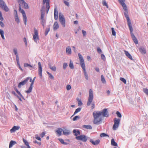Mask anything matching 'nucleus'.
<instances>
[{
  "instance_id": "1",
  "label": "nucleus",
  "mask_w": 148,
  "mask_h": 148,
  "mask_svg": "<svg viewBox=\"0 0 148 148\" xmlns=\"http://www.w3.org/2000/svg\"><path fill=\"white\" fill-rule=\"evenodd\" d=\"M119 3L122 5L124 10L125 11L124 12V15L125 17L126 18L127 21V22L128 25L130 29V31L131 32H133V29L131 24V23L130 21V20L127 15V7L126 6V5L125 3V0L124 1H121V0H118Z\"/></svg>"
},
{
  "instance_id": "46",
  "label": "nucleus",
  "mask_w": 148,
  "mask_h": 148,
  "mask_svg": "<svg viewBox=\"0 0 148 148\" xmlns=\"http://www.w3.org/2000/svg\"><path fill=\"white\" fill-rule=\"evenodd\" d=\"M47 73L49 75V77L51 79H53L54 77L53 75L50 73L49 72L47 71Z\"/></svg>"
},
{
  "instance_id": "32",
  "label": "nucleus",
  "mask_w": 148,
  "mask_h": 148,
  "mask_svg": "<svg viewBox=\"0 0 148 148\" xmlns=\"http://www.w3.org/2000/svg\"><path fill=\"white\" fill-rule=\"evenodd\" d=\"M4 32L3 30L2 29H0V34L3 40L5 39V38L4 36Z\"/></svg>"
},
{
  "instance_id": "7",
  "label": "nucleus",
  "mask_w": 148,
  "mask_h": 148,
  "mask_svg": "<svg viewBox=\"0 0 148 148\" xmlns=\"http://www.w3.org/2000/svg\"><path fill=\"white\" fill-rule=\"evenodd\" d=\"M114 123L113 126V129L115 130L118 127L120 121V119L114 118Z\"/></svg>"
},
{
  "instance_id": "25",
  "label": "nucleus",
  "mask_w": 148,
  "mask_h": 148,
  "mask_svg": "<svg viewBox=\"0 0 148 148\" xmlns=\"http://www.w3.org/2000/svg\"><path fill=\"white\" fill-rule=\"evenodd\" d=\"M33 85L30 84V86L28 90L25 91V92L27 93H29L31 92H32L33 88Z\"/></svg>"
},
{
  "instance_id": "14",
  "label": "nucleus",
  "mask_w": 148,
  "mask_h": 148,
  "mask_svg": "<svg viewBox=\"0 0 148 148\" xmlns=\"http://www.w3.org/2000/svg\"><path fill=\"white\" fill-rule=\"evenodd\" d=\"M18 3L19 4V6H21L23 5H24L23 8L25 9H28L29 8L28 5L24 1H20V2H18Z\"/></svg>"
},
{
  "instance_id": "62",
  "label": "nucleus",
  "mask_w": 148,
  "mask_h": 148,
  "mask_svg": "<svg viewBox=\"0 0 148 148\" xmlns=\"http://www.w3.org/2000/svg\"><path fill=\"white\" fill-rule=\"evenodd\" d=\"M95 107V103H92V104H91V109H93Z\"/></svg>"
},
{
  "instance_id": "23",
  "label": "nucleus",
  "mask_w": 148,
  "mask_h": 148,
  "mask_svg": "<svg viewBox=\"0 0 148 148\" xmlns=\"http://www.w3.org/2000/svg\"><path fill=\"white\" fill-rule=\"evenodd\" d=\"M59 28V25L57 22H55L53 25V29L54 30H56Z\"/></svg>"
},
{
  "instance_id": "40",
  "label": "nucleus",
  "mask_w": 148,
  "mask_h": 148,
  "mask_svg": "<svg viewBox=\"0 0 148 148\" xmlns=\"http://www.w3.org/2000/svg\"><path fill=\"white\" fill-rule=\"evenodd\" d=\"M103 6H106L107 8H108V5L106 2L105 0H103Z\"/></svg>"
},
{
  "instance_id": "12",
  "label": "nucleus",
  "mask_w": 148,
  "mask_h": 148,
  "mask_svg": "<svg viewBox=\"0 0 148 148\" xmlns=\"http://www.w3.org/2000/svg\"><path fill=\"white\" fill-rule=\"evenodd\" d=\"M50 0H43V4H44L46 3V8L47 9V13H48L50 8L49 5Z\"/></svg>"
},
{
  "instance_id": "5",
  "label": "nucleus",
  "mask_w": 148,
  "mask_h": 148,
  "mask_svg": "<svg viewBox=\"0 0 148 148\" xmlns=\"http://www.w3.org/2000/svg\"><path fill=\"white\" fill-rule=\"evenodd\" d=\"M45 7H43L42 8L41 11L40 19L41 20V24L43 27L45 23V20L44 18L45 16Z\"/></svg>"
},
{
  "instance_id": "50",
  "label": "nucleus",
  "mask_w": 148,
  "mask_h": 148,
  "mask_svg": "<svg viewBox=\"0 0 148 148\" xmlns=\"http://www.w3.org/2000/svg\"><path fill=\"white\" fill-rule=\"evenodd\" d=\"M116 114L118 117L119 118H121V115L119 111H117L116 112Z\"/></svg>"
},
{
  "instance_id": "13",
  "label": "nucleus",
  "mask_w": 148,
  "mask_h": 148,
  "mask_svg": "<svg viewBox=\"0 0 148 148\" xmlns=\"http://www.w3.org/2000/svg\"><path fill=\"white\" fill-rule=\"evenodd\" d=\"M94 118L93 123L95 124H99L100 122L102 120L101 117H95Z\"/></svg>"
},
{
  "instance_id": "31",
  "label": "nucleus",
  "mask_w": 148,
  "mask_h": 148,
  "mask_svg": "<svg viewBox=\"0 0 148 148\" xmlns=\"http://www.w3.org/2000/svg\"><path fill=\"white\" fill-rule=\"evenodd\" d=\"M14 12L16 13V15H15V21L17 22L18 23L19 22V20L17 15V11L16 10H14Z\"/></svg>"
},
{
  "instance_id": "28",
  "label": "nucleus",
  "mask_w": 148,
  "mask_h": 148,
  "mask_svg": "<svg viewBox=\"0 0 148 148\" xmlns=\"http://www.w3.org/2000/svg\"><path fill=\"white\" fill-rule=\"evenodd\" d=\"M73 132L75 134V135L76 136V137L78 135H79L80 134V132L79 130L77 131L75 130H73Z\"/></svg>"
},
{
  "instance_id": "55",
  "label": "nucleus",
  "mask_w": 148,
  "mask_h": 148,
  "mask_svg": "<svg viewBox=\"0 0 148 148\" xmlns=\"http://www.w3.org/2000/svg\"><path fill=\"white\" fill-rule=\"evenodd\" d=\"M59 140L62 144H66V143L64 142V141L63 139L61 138L59 139Z\"/></svg>"
},
{
  "instance_id": "19",
  "label": "nucleus",
  "mask_w": 148,
  "mask_h": 148,
  "mask_svg": "<svg viewBox=\"0 0 148 148\" xmlns=\"http://www.w3.org/2000/svg\"><path fill=\"white\" fill-rule=\"evenodd\" d=\"M130 32L131 34L132 37L134 42L135 44H137L138 43V41L137 38L135 37V36L132 33H132L131 31Z\"/></svg>"
},
{
  "instance_id": "35",
  "label": "nucleus",
  "mask_w": 148,
  "mask_h": 148,
  "mask_svg": "<svg viewBox=\"0 0 148 148\" xmlns=\"http://www.w3.org/2000/svg\"><path fill=\"white\" fill-rule=\"evenodd\" d=\"M23 21L24 23L25 24V25H26L27 23V17L26 15V14L25 15H23Z\"/></svg>"
},
{
  "instance_id": "8",
  "label": "nucleus",
  "mask_w": 148,
  "mask_h": 148,
  "mask_svg": "<svg viewBox=\"0 0 148 148\" xmlns=\"http://www.w3.org/2000/svg\"><path fill=\"white\" fill-rule=\"evenodd\" d=\"M59 21L62 25L64 27H65V21L64 16L62 14L60 13L59 15Z\"/></svg>"
},
{
  "instance_id": "17",
  "label": "nucleus",
  "mask_w": 148,
  "mask_h": 148,
  "mask_svg": "<svg viewBox=\"0 0 148 148\" xmlns=\"http://www.w3.org/2000/svg\"><path fill=\"white\" fill-rule=\"evenodd\" d=\"M101 112L103 116L108 117V114L107 109H103Z\"/></svg>"
},
{
  "instance_id": "2",
  "label": "nucleus",
  "mask_w": 148,
  "mask_h": 148,
  "mask_svg": "<svg viewBox=\"0 0 148 148\" xmlns=\"http://www.w3.org/2000/svg\"><path fill=\"white\" fill-rule=\"evenodd\" d=\"M78 55L79 58V62L83 70L85 77L86 80H88V76L86 71L84 60L82 56L80 53H78Z\"/></svg>"
},
{
  "instance_id": "36",
  "label": "nucleus",
  "mask_w": 148,
  "mask_h": 148,
  "mask_svg": "<svg viewBox=\"0 0 148 148\" xmlns=\"http://www.w3.org/2000/svg\"><path fill=\"white\" fill-rule=\"evenodd\" d=\"M14 89L16 91L17 93L23 99H24L23 97V96H22V94L19 91L18 89L16 88H14Z\"/></svg>"
},
{
  "instance_id": "26",
  "label": "nucleus",
  "mask_w": 148,
  "mask_h": 148,
  "mask_svg": "<svg viewBox=\"0 0 148 148\" xmlns=\"http://www.w3.org/2000/svg\"><path fill=\"white\" fill-rule=\"evenodd\" d=\"M23 140L25 145H26L28 148H30V147H31L29 145L28 142L26 140L23 138Z\"/></svg>"
},
{
  "instance_id": "51",
  "label": "nucleus",
  "mask_w": 148,
  "mask_h": 148,
  "mask_svg": "<svg viewBox=\"0 0 148 148\" xmlns=\"http://www.w3.org/2000/svg\"><path fill=\"white\" fill-rule=\"evenodd\" d=\"M143 91L145 94L148 95V89L144 88L143 89Z\"/></svg>"
},
{
  "instance_id": "42",
  "label": "nucleus",
  "mask_w": 148,
  "mask_h": 148,
  "mask_svg": "<svg viewBox=\"0 0 148 148\" xmlns=\"http://www.w3.org/2000/svg\"><path fill=\"white\" fill-rule=\"evenodd\" d=\"M36 77H34V78H33L32 80V79L30 77V79H29V81L30 82H31V84H32V85H33L34 82V80H35V79L36 78Z\"/></svg>"
},
{
  "instance_id": "29",
  "label": "nucleus",
  "mask_w": 148,
  "mask_h": 148,
  "mask_svg": "<svg viewBox=\"0 0 148 148\" xmlns=\"http://www.w3.org/2000/svg\"><path fill=\"white\" fill-rule=\"evenodd\" d=\"M111 144L112 145L117 146V143L115 142L114 139L112 138L111 140Z\"/></svg>"
},
{
  "instance_id": "49",
  "label": "nucleus",
  "mask_w": 148,
  "mask_h": 148,
  "mask_svg": "<svg viewBox=\"0 0 148 148\" xmlns=\"http://www.w3.org/2000/svg\"><path fill=\"white\" fill-rule=\"evenodd\" d=\"M111 29L112 30V35L113 36H115L116 33L114 30V28L113 27H112L111 28Z\"/></svg>"
},
{
  "instance_id": "21",
  "label": "nucleus",
  "mask_w": 148,
  "mask_h": 148,
  "mask_svg": "<svg viewBox=\"0 0 148 148\" xmlns=\"http://www.w3.org/2000/svg\"><path fill=\"white\" fill-rule=\"evenodd\" d=\"M125 53L126 56L131 60H132L133 58L131 54L128 52V51L125 50L124 51Z\"/></svg>"
},
{
  "instance_id": "9",
  "label": "nucleus",
  "mask_w": 148,
  "mask_h": 148,
  "mask_svg": "<svg viewBox=\"0 0 148 148\" xmlns=\"http://www.w3.org/2000/svg\"><path fill=\"white\" fill-rule=\"evenodd\" d=\"M76 138L77 140H81L84 142H86L87 140V137L84 135H81L79 136H77Z\"/></svg>"
},
{
  "instance_id": "57",
  "label": "nucleus",
  "mask_w": 148,
  "mask_h": 148,
  "mask_svg": "<svg viewBox=\"0 0 148 148\" xmlns=\"http://www.w3.org/2000/svg\"><path fill=\"white\" fill-rule=\"evenodd\" d=\"M33 143H37L39 145H40L41 144V142H38L36 140H35L33 141Z\"/></svg>"
},
{
  "instance_id": "63",
  "label": "nucleus",
  "mask_w": 148,
  "mask_h": 148,
  "mask_svg": "<svg viewBox=\"0 0 148 148\" xmlns=\"http://www.w3.org/2000/svg\"><path fill=\"white\" fill-rule=\"evenodd\" d=\"M13 51L16 55H18L17 50L16 49H13Z\"/></svg>"
},
{
  "instance_id": "38",
  "label": "nucleus",
  "mask_w": 148,
  "mask_h": 148,
  "mask_svg": "<svg viewBox=\"0 0 148 148\" xmlns=\"http://www.w3.org/2000/svg\"><path fill=\"white\" fill-rule=\"evenodd\" d=\"M83 127L85 128L91 129L92 128L91 126L90 125H84Z\"/></svg>"
},
{
  "instance_id": "16",
  "label": "nucleus",
  "mask_w": 148,
  "mask_h": 148,
  "mask_svg": "<svg viewBox=\"0 0 148 148\" xmlns=\"http://www.w3.org/2000/svg\"><path fill=\"white\" fill-rule=\"evenodd\" d=\"M38 73L39 75L42 77V68L41 64V63L40 62H39L38 63Z\"/></svg>"
},
{
  "instance_id": "61",
  "label": "nucleus",
  "mask_w": 148,
  "mask_h": 148,
  "mask_svg": "<svg viewBox=\"0 0 148 148\" xmlns=\"http://www.w3.org/2000/svg\"><path fill=\"white\" fill-rule=\"evenodd\" d=\"M64 3L67 6H69V3L67 1H64Z\"/></svg>"
},
{
  "instance_id": "56",
  "label": "nucleus",
  "mask_w": 148,
  "mask_h": 148,
  "mask_svg": "<svg viewBox=\"0 0 148 148\" xmlns=\"http://www.w3.org/2000/svg\"><path fill=\"white\" fill-rule=\"evenodd\" d=\"M16 60L17 62V63H19V57L18 55H16Z\"/></svg>"
},
{
  "instance_id": "30",
  "label": "nucleus",
  "mask_w": 148,
  "mask_h": 148,
  "mask_svg": "<svg viewBox=\"0 0 148 148\" xmlns=\"http://www.w3.org/2000/svg\"><path fill=\"white\" fill-rule=\"evenodd\" d=\"M16 143V142L13 140H11L10 141L9 146V148H11Z\"/></svg>"
},
{
  "instance_id": "44",
  "label": "nucleus",
  "mask_w": 148,
  "mask_h": 148,
  "mask_svg": "<svg viewBox=\"0 0 148 148\" xmlns=\"http://www.w3.org/2000/svg\"><path fill=\"white\" fill-rule=\"evenodd\" d=\"M79 118L80 117L78 116H76L73 119V121H75L79 119Z\"/></svg>"
},
{
  "instance_id": "43",
  "label": "nucleus",
  "mask_w": 148,
  "mask_h": 148,
  "mask_svg": "<svg viewBox=\"0 0 148 148\" xmlns=\"http://www.w3.org/2000/svg\"><path fill=\"white\" fill-rule=\"evenodd\" d=\"M120 80L123 82L125 84H126V79L123 77H120Z\"/></svg>"
},
{
  "instance_id": "11",
  "label": "nucleus",
  "mask_w": 148,
  "mask_h": 148,
  "mask_svg": "<svg viewBox=\"0 0 148 148\" xmlns=\"http://www.w3.org/2000/svg\"><path fill=\"white\" fill-rule=\"evenodd\" d=\"M102 114L101 111H95L93 113V115L94 118L95 117H101V116Z\"/></svg>"
},
{
  "instance_id": "48",
  "label": "nucleus",
  "mask_w": 148,
  "mask_h": 148,
  "mask_svg": "<svg viewBox=\"0 0 148 148\" xmlns=\"http://www.w3.org/2000/svg\"><path fill=\"white\" fill-rule=\"evenodd\" d=\"M24 66L25 67L27 66H29L30 67H33V66L31 65L28 63H24Z\"/></svg>"
},
{
  "instance_id": "18",
  "label": "nucleus",
  "mask_w": 148,
  "mask_h": 148,
  "mask_svg": "<svg viewBox=\"0 0 148 148\" xmlns=\"http://www.w3.org/2000/svg\"><path fill=\"white\" fill-rule=\"evenodd\" d=\"M58 13L57 9L56 7L55 8L54 12V17L55 20H57L58 18Z\"/></svg>"
},
{
  "instance_id": "39",
  "label": "nucleus",
  "mask_w": 148,
  "mask_h": 148,
  "mask_svg": "<svg viewBox=\"0 0 148 148\" xmlns=\"http://www.w3.org/2000/svg\"><path fill=\"white\" fill-rule=\"evenodd\" d=\"M101 80L103 84H106V80L103 76V75H102L101 76Z\"/></svg>"
},
{
  "instance_id": "33",
  "label": "nucleus",
  "mask_w": 148,
  "mask_h": 148,
  "mask_svg": "<svg viewBox=\"0 0 148 148\" xmlns=\"http://www.w3.org/2000/svg\"><path fill=\"white\" fill-rule=\"evenodd\" d=\"M139 50L140 51V52L142 53H146V50L144 48H139Z\"/></svg>"
},
{
  "instance_id": "58",
  "label": "nucleus",
  "mask_w": 148,
  "mask_h": 148,
  "mask_svg": "<svg viewBox=\"0 0 148 148\" xmlns=\"http://www.w3.org/2000/svg\"><path fill=\"white\" fill-rule=\"evenodd\" d=\"M101 57L102 59L103 60H105L106 59V58L105 56L103 54H101Z\"/></svg>"
},
{
  "instance_id": "53",
  "label": "nucleus",
  "mask_w": 148,
  "mask_h": 148,
  "mask_svg": "<svg viewBox=\"0 0 148 148\" xmlns=\"http://www.w3.org/2000/svg\"><path fill=\"white\" fill-rule=\"evenodd\" d=\"M35 138L36 139L38 140H40V141L41 140V138L39 137L38 136V135H37V134H36L35 135Z\"/></svg>"
},
{
  "instance_id": "41",
  "label": "nucleus",
  "mask_w": 148,
  "mask_h": 148,
  "mask_svg": "<svg viewBox=\"0 0 148 148\" xmlns=\"http://www.w3.org/2000/svg\"><path fill=\"white\" fill-rule=\"evenodd\" d=\"M81 110V108H78L75 111L73 116L75 115V114H77V113L80 112Z\"/></svg>"
},
{
  "instance_id": "24",
  "label": "nucleus",
  "mask_w": 148,
  "mask_h": 148,
  "mask_svg": "<svg viewBox=\"0 0 148 148\" xmlns=\"http://www.w3.org/2000/svg\"><path fill=\"white\" fill-rule=\"evenodd\" d=\"M66 52L68 54H71V49L70 46H68L66 49Z\"/></svg>"
},
{
  "instance_id": "10",
  "label": "nucleus",
  "mask_w": 148,
  "mask_h": 148,
  "mask_svg": "<svg viewBox=\"0 0 148 148\" xmlns=\"http://www.w3.org/2000/svg\"><path fill=\"white\" fill-rule=\"evenodd\" d=\"M30 77H27L26 79L23 81L20 82L18 84V88H21L22 86H23L27 83L28 81L29 80Z\"/></svg>"
},
{
  "instance_id": "54",
  "label": "nucleus",
  "mask_w": 148,
  "mask_h": 148,
  "mask_svg": "<svg viewBox=\"0 0 148 148\" xmlns=\"http://www.w3.org/2000/svg\"><path fill=\"white\" fill-rule=\"evenodd\" d=\"M0 20L1 21H3V18L2 16V13L0 11Z\"/></svg>"
},
{
  "instance_id": "34",
  "label": "nucleus",
  "mask_w": 148,
  "mask_h": 148,
  "mask_svg": "<svg viewBox=\"0 0 148 148\" xmlns=\"http://www.w3.org/2000/svg\"><path fill=\"white\" fill-rule=\"evenodd\" d=\"M19 10L20 12L23 15L25 14L24 11L21 8V6H19Z\"/></svg>"
},
{
  "instance_id": "15",
  "label": "nucleus",
  "mask_w": 148,
  "mask_h": 148,
  "mask_svg": "<svg viewBox=\"0 0 148 148\" xmlns=\"http://www.w3.org/2000/svg\"><path fill=\"white\" fill-rule=\"evenodd\" d=\"M20 127L18 126H15L13 127L12 129L10 130L11 133L15 132L16 130H18Z\"/></svg>"
},
{
  "instance_id": "60",
  "label": "nucleus",
  "mask_w": 148,
  "mask_h": 148,
  "mask_svg": "<svg viewBox=\"0 0 148 148\" xmlns=\"http://www.w3.org/2000/svg\"><path fill=\"white\" fill-rule=\"evenodd\" d=\"M97 52L99 53H101L102 52V51L99 47H98L97 49Z\"/></svg>"
},
{
  "instance_id": "47",
  "label": "nucleus",
  "mask_w": 148,
  "mask_h": 148,
  "mask_svg": "<svg viewBox=\"0 0 148 148\" xmlns=\"http://www.w3.org/2000/svg\"><path fill=\"white\" fill-rule=\"evenodd\" d=\"M100 136L101 137L105 136H109L108 135L104 133H102L100 134Z\"/></svg>"
},
{
  "instance_id": "4",
  "label": "nucleus",
  "mask_w": 148,
  "mask_h": 148,
  "mask_svg": "<svg viewBox=\"0 0 148 148\" xmlns=\"http://www.w3.org/2000/svg\"><path fill=\"white\" fill-rule=\"evenodd\" d=\"M0 7L5 12H8L9 10L8 7L3 0H0Z\"/></svg>"
},
{
  "instance_id": "27",
  "label": "nucleus",
  "mask_w": 148,
  "mask_h": 148,
  "mask_svg": "<svg viewBox=\"0 0 148 148\" xmlns=\"http://www.w3.org/2000/svg\"><path fill=\"white\" fill-rule=\"evenodd\" d=\"M70 131L69 130L65 129L63 131V134L64 135H67L70 134Z\"/></svg>"
},
{
  "instance_id": "6",
  "label": "nucleus",
  "mask_w": 148,
  "mask_h": 148,
  "mask_svg": "<svg viewBox=\"0 0 148 148\" xmlns=\"http://www.w3.org/2000/svg\"><path fill=\"white\" fill-rule=\"evenodd\" d=\"M34 33L33 35V40L36 43L39 40V37L38 30L36 28H34Z\"/></svg>"
},
{
  "instance_id": "64",
  "label": "nucleus",
  "mask_w": 148,
  "mask_h": 148,
  "mask_svg": "<svg viewBox=\"0 0 148 148\" xmlns=\"http://www.w3.org/2000/svg\"><path fill=\"white\" fill-rule=\"evenodd\" d=\"M82 104V103L81 101L80 100H78V106H81Z\"/></svg>"
},
{
  "instance_id": "45",
  "label": "nucleus",
  "mask_w": 148,
  "mask_h": 148,
  "mask_svg": "<svg viewBox=\"0 0 148 148\" xmlns=\"http://www.w3.org/2000/svg\"><path fill=\"white\" fill-rule=\"evenodd\" d=\"M69 66L71 69H73L74 68L73 63L71 61H70V62Z\"/></svg>"
},
{
  "instance_id": "20",
  "label": "nucleus",
  "mask_w": 148,
  "mask_h": 148,
  "mask_svg": "<svg viewBox=\"0 0 148 148\" xmlns=\"http://www.w3.org/2000/svg\"><path fill=\"white\" fill-rule=\"evenodd\" d=\"M90 142L93 145H97L99 144L100 142V140H96L95 141H93L91 139L90 140Z\"/></svg>"
},
{
  "instance_id": "22",
  "label": "nucleus",
  "mask_w": 148,
  "mask_h": 148,
  "mask_svg": "<svg viewBox=\"0 0 148 148\" xmlns=\"http://www.w3.org/2000/svg\"><path fill=\"white\" fill-rule=\"evenodd\" d=\"M62 131V129L61 128H58L56 132L57 133L58 136H60L61 135V133Z\"/></svg>"
},
{
  "instance_id": "52",
  "label": "nucleus",
  "mask_w": 148,
  "mask_h": 148,
  "mask_svg": "<svg viewBox=\"0 0 148 148\" xmlns=\"http://www.w3.org/2000/svg\"><path fill=\"white\" fill-rule=\"evenodd\" d=\"M68 65L67 63H64L63 64V68L64 69H65L66 68L67 66Z\"/></svg>"
},
{
  "instance_id": "37",
  "label": "nucleus",
  "mask_w": 148,
  "mask_h": 148,
  "mask_svg": "<svg viewBox=\"0 0 148 148\" xmlns=\"http://www.w3.org/2000/svg\"><path fill=\"white\" fill-rule=\"evenodd\" d=\"M49 67L52 71H55L56 70V67L55 66H52L51 65H49Z\"/></svg>"
},
{
  "instance_id": "3",
  "label": "nucleus",
  "mask_w": 148,
  "mask_h": 148,
  "mask_svg": "<svg viewBox=\"0 0 148 148\" xmlns=\"http://www.w3.org/2000/svg\"><path fill=\"white\" fill-rule=\"evenodd\" d=\"M93 99V93L92 90L90 89L89 90V96L88 97L87 105L89 106L92 101Z\"/></svg>"
},
{
  "instance_id": "59",
  "label": "nucleus",
  "mask_w": 148,
  "mask_h": 148,
  "mask_svg": "<svg viewBox=\"0 0 148 148\" xmlns=\"http://www.w3.org/2000/svg\"><path fill=\"white\" fill-rule=\"evenodd\" d=\"M66 88L67 90H69L71 89V86L70 85H68L66 86Z\"/></svg>"
}]
</instances>
